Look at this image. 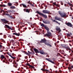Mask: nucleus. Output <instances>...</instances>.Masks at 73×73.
<instances>
[{"label": "nucleus", "instance_id": "obj_58", "mask_svg": "<svg viewBox=\"0 0 73 73\" xmlns=\"http://www.w3.org/2000/svg\"><path fill=\"white\" fill-rule=\"evenodd\" d=\"M70 35H72V33H70Z\"/></svg>", "mask_w": 73, "mask_h": 73}, {"label": "nucleus", "instance_id": "obj_44", "mask_svg": "<svg viewBox=\"0 0 73 73\" xmlns=\"http://www.w3.org/2000/svg\"><path fill=\"white\" fill-rule=\"evenodd\" d=\"M67 36H70V35L69 34H67Z\"/></svg>", "mask_w": 73, "mask_h": 73}, {"label": "nucleus", "instance_id": "obj_41", "mask_svg": "<svg viewBox=\"0 0 73 73\" xmlns=\"http://www.w3.org/2000/svg\"><path fill=\"white\" fill-rule=\"evenodd\" d=\"M8 37H9L10 38H12V36L11 35H9L8 36Z\"/></svg>", "mask_w": 73, "mask_h": 73}, {"label": "nucleus", "instance_id": "obj_3", "mask_svg": "<svg viewBox=\"0 0 73 73\" xmlns=\"http://www.w3.org/2000/svg\"><path fill=\"white\" fill-rule=\"evenodd\" d=\"M2 11H3V12H4V13H3V15H5V16H7L8 17H10V18H11V19H13V17H12V15H9V14L6 13V12H5V11L4 10H2Z\"/></svg>", "mask_w": 73, "mask_h": 73}, {"label": "nucleus", "instance_id": "obj_16", "mask_svg": "<svg viewBox=\"0 0 73 73\" xmlns=\"http://www.w3.org/2000/svg\"><path fill=\"white\" fill-rule=\"evenodd\" d=\"M55 20H58V21H61V18L58 17H55Z\"/></svg>", "mask_w": 73, "mask_h": 73}, {"label": "nucleus", "instance_id": "obj_32", "mask_svg": "<svg viewBox=\"0 0 73 73\" xmlns=\"http://www.w3.org/2000/svg\"><path fill=\"white\" fill-rule=\"evenodd\" d=\"M10 43H11V42H12L13 43L14 42V40L13 39H12L10 41Z\"/></svg>", "mask_w": 73, "mask_h": 73}, {"label": "nucleus", "instance_id": "obj_13", "mask_svg": "<svg viewBox=\"0 0 73 73\" xmlns=\"http://www.w3.org/2000/svg\"><path fill=\"white\" fill-rule=\"evenodd\" d=\"M46 60L47 61H49V62H51V63H52V64H55V63L54 62L51 61V60L48 59V58H46Z\"/></svg>", "mask_w": 73, "mask_h": 73}, {"label": "nucleus", "instance_id": "obj_9", "mask_svg": "<svg viewBox=\"0 0 73 73\" xmlns=\"http://www.w3.org/2000/svg\"><path fill=\"white\" fill-rule=\"evenodd\" d=\"M42 21L44 24H50V21L48 20L46 21Z\"/></svg>", "mask_w": 73, "mask_h": 73}, {"label": "nucleus", "instance_id": "obj_50", "mask_svg": "<svg viewBox=\"0 0 73 73\" xmlns=\"http://www.w3.org/2000/svg\"><path fill=\"white\" fill-rule=\"evenodd\" d=\"M55 5L56 6H58V7H59V5H58V4H56V5Z\"/></svg>", "mask_w": 73, "mask_h": 73}, {"label": "nucleus", "instance_id": "obj_18", "mask_svg": "<svg viewBox=\"0 0 73 73\" xmlns=\"http://www.w3.org/2000/svg\"><path fill=\"white\" fill-rule=\"evenodd\" d=\"M5 25L7 28H8L9 29H11V30H12V29H11V27H9V25Z\"/></svg>", "mask_w": 73, "mask_h": 73}, {"label": "nucleus", "instance_id": "obj_56", "mask_svg": "<svg viewBox=\"0 0 73 73\" xmlns=\"http://www.w3.org/2000/svg\"><path fill=\"white\" fill-rule=\"evenodd\" d=\"M3 35L2 33H0V35Z\"/></svg>", "mask_w": 73, "mask_h": 73}, {"label": "nucleus", "instance_id": "obj_62", "mask_svg": "<svg viewBox=\"0 0 73 73\" xmlns=\"http://www.w3.org/2000/svg\"><path fill=\"white\" fill-rule=\"evenodd\" d=\"M36 16H37V17H38V15H36Z\"/></svg>", "mask_w": 73, "mask_h": 73}, {"label": "nucleus", "instance_id": "obj_60", "mask_svg": "<svg viewBox=\"0 0 73 73\" xmlns=\"http://www.w3.org/2000/svg\"><path fill=\"white\" fill-rule=\"evenodd\" d=\"M27 29V28L26 27H25V30H26Z\"/></svg>", "mask_w": 73, "mask_h": 73}, {"label": "nucleus", "instance_id": "obj_24", "mask_svg": "<svg viewBox=\"0 0 73 73\" xmlns=\"http://www.w3.org/2000/svg\"><path fill=\"white\" fill-rule=\"evenodd\" d=\"M5 58V56L3 55H1V57L0 58H1V59H4Z\"/></svg>", "mask_w": 73, "mask_h": 73}, {"label": "nucleus", "instance_id": "obj_8", "mask_svg": "<svg viewBox=\"0 0 73 73\" xmlns=\"http://www.w3.org/2000/svg\"><path fill=\"white\" fill-rule=\"evenodd\" d=\"M56 31H58L59 33L61 32V30L60 29V28L58 27V26H56Z\"/></svg>", "mask_w": 73, "mask_h": 73}, {"label": "nucleus", "instance_id": "obj_59", "mask_svg": "<svg viewBox=\"0 0 73 73\" xmlns=\"http://www.w3.org/2000/svg\"><path fill=\"white\" fill-rule=\"evenodd\" d=\"M69 45H70V46H72V45H71V44H69Z\"/></svg>", "mask_w": 73, "mask_h": 73}, {"label": "nucleus", "instance_id": "obj_51", "mask_svg": "<svg viewBox=\"0 0 73 73\" xmlns=\"http://www.w3.org/2000/svg\"><path fill=\"white\" fill-rule=\"evenodd\" d=\"M33 69L34 70L36 71V69H35V68H33Z\"/></svg>", "mask_w": 73, "mask_h": 73}, {"label": "nucleus", "instance_id": "obj_48", "mask_svg": "<svg viewBox=\"0 0 73 73\" xmlns=\"http://www.w3.org/2000/svg\"><path fill=\"white\" fill-rule=\"evenodd\" d=\"M70 8L71 9V10H72V11H73V8H72V7H70Z\"/></svg>", "mask_w": 73, "mask_h": 73}, {"label": "nucleus", "instance_id": "obj_15", "mask_svg": "<svg viewBox=\"0 0 73 73\" xmlns=\"http://www.w3.org/2000/svg\"><path fill=\"white\" fill-rule=\"evenodd\" d=\"M66 13H64L63 14H62L61 16V17H66Z\"/></svg>", "mask_w": 73, "mask_h": 73}, {"label": "nucleus", "instance_id": "obj_26", "mask_svg": "<svg viewBox=\"0 0 73 73\" xmlns=\"http://www.w3.org/2000/svg\"><path fill=\"white\" fill-rule=\"evenodd\" d=\"M41 70H42V71H43L44 72L45 71V72H49V70H48L46 69H43V68H42L41 69Z\"/></svg>", "mask_w": 73, "mask_h": 73}, {"label": "nucleus", "instance_id": "obj_49", "mask_svg": "<svg viewBox=\"0 0 73 73\" xmlns=\"http://www.w3.org/2000/svg\"><path fill=\"white\" fill-rule=\"evenodd\" d=\"M18 56L19 57H21V55H18Z\"/></svg>", "mask_w": 73, "mask_h": 73}, {"label": "nucleus", "instance_id": "obj_23", "mask_svg": "<svg viewBox=\"0 0 73 73\" xmlns=\"http://www.w3.org/2000/svg\"><path fill=\"white\" fill-rule=\"evenodd\" d=\"M39 53H40L41 54H45V52L42 51H40L39 52Z\"/></svg>", "mask_w": 73, "mask_h": 73}, {"label": "nucleus", "instance_id": "obj_1", "mask_svg": "<svg viewBox=\"0 0 73 73\" xmlns=\"http://www.w3.org/2000/svg\"><path fill=\"white\" fill-rule=\"evenodd\" d=\"M46 42V40L45 39H44H44H41V40L40 41V42L41 43H44L45 45L49 46V47H52V46L51 44L49 43H47Z\"/></svg>", "mask_w": 73, "mask_h": 73}, {"label": "nucleus", "instance_id": "obj_7", "mask_svg": "<svg viewBox=\"0 0 73 73\" xmlns=\"http://www.w3.org/2000/svg\"><path fill=\"white\" fill-rule=\"evenodd\" d=\"M63 47L65 49H66V50H67V51H68V50H72V49H70V48L68 46H65Z\"/></svg>", "mask_w": 73, "mask_h": 73}, {"label": "nucleus", "instance_id": "obj_25", "mask_svg": "<svg viewBox=\"0 0 73 73\" xmlns=\"http://www.w3.org/2000/svg\"><path fill=\"white\" fill-rule=\"evenodd\" d=\"M73 69V65H72L70 67H68V69H69V70H70V69Z\"/></svg>", "mask_w": 73, "mask_h": 73}, {"label": "nucleus", "instance_id": "obj_21", "mask_svg": "<svg viewBox=\"0 0 73 73\" xmlns=\"http://www.w3.org/2000/svg\"><path fill=\"white\" fill-rule=\"evenodd\" d=\"M52 22H55V23H56L59 24V25H60V23H58L57 21H56V20H53L52 21Z\"/></svg>", "mask_w": 73, "mask_h": 73}, {"label": "nucleus", "instance_id": "obj_31", "mask_svg": "<svg viewBox=\"0 0 73 73\" xmlns=\"http://www.w3.org/2000/svg\"><path fill=\"white\" fill-rule=\"evenodd\" d=\"M11 9H15V7L14 6H12L10 7Z\"/></svg>", "mask_w": 73, "mask_h": 73}, {"label": "nucleus", "instance_id": "obj_37", "mask_svg": "<svg viewBox=\"0 0 73 73\" xmlns=\"http://www.w3.org/2000/svg\"><path fill=\"white\" fill-rule=\"evenodd\" d=\"M46 66V65L45 64H44V65H43V69H45V66Z\"/></svg>", "mask_w": 73, "mask_h": 73}, {"label": "nucleus", "instance_id": "obj_29", "mask_svg": "<svg viewBox=\"0 0 73 73\" xmlns=\"http://www.w3.org/2000/svg\"><path fill=\"white\" fill-rule=\"evenodd\" d=\"M0 7H6V5H0Z\"/></svg>", "mask_w": 73, "mask_h": 73}, {"label": "nucleus", "instance_id": "obj_12", "mask_svg": "<svg viewBox=\"0 0 73 73\" xmlns=\"http://www.w3.org/2000/svg\"><path fill=\"white\" fill-rule=\"evenodd\" d=\"M23 10L25 12H27L28 13H29V12H30V11H31V9H24Z\"/></svg>", "mask_w": 73, "mask_h": 73}, {"label": "nucleus", "instance_id": "obj_53", "mask_svg": "<svg viewBox=\"0 0 73 73\" xmlns=\"http://www.w3.org/2000/svg\"><path fill=\"white\" fill-rule=\"evenodd\" d=\"M31 5H32V6H33V5L31 3Z\"/></svg>", "mask_w": 73, "mask_h": 73}, {"label": "nucleus", "instance_id": "obj_20", "mask_svg": "<svg viewBox=\"0 0 73 73\" xmlns=\"http://www.w3.org/2000/svg\"><path fill=\"white\" fill-rule=\"evenodd\" d=\"M5 12H6V13H12V11L11 10H8L7 11H5Z\"/></svg>", "mask_w": 73, "mask_h": 73}, {"label": "nucleus", "instance_id": "obj_40", "mask_svg": "<svg viewBox=\"0 0 73 73\" xmlns=\"http://www.w3.org/2000/svg\"><path fill=\"white\" fill-rule=\"evenodd\" d=\"M16 42H14V43H12V45H13V46H15V45L16 44H15Z\"/></svg>", "mask_w": 73, "mask_h": 73}, {"label": "nucleus", "instance_id": "obj_2", "mask_svg": "<svg viewBox=\"0 0 73 73\" xmlns=\"http://www.w3.org/2000/svg\"><path fill=\"white\" fill-rule=\"evenodd\" d=\"M35 13H37L38 14H39V15H41V16H42V17H44V18H45L46 19H47V15H44V14L42 13H41L40 12L37 11L36 12H35Z\"/></svg>", "mask_w": 73, "mask_h": 73}, {"label": "nucleus", "instance_id": "obj_55", "mask_svg": "<svg viewBox=\"0 0 73 73\" xmlns=\"http://www.w3.org/2000/svg\"><path fill=\"white\" fill-rule=\"evenodd\" d=\"M63 3H62V2L61 3V5H63Z\"/></svg>", "mask_w": 73, "mask_h": 73}, {"label": "nucleus", "instance_id": "obj_11", "mask_svg": "<svg viewBox=\"0 0 73 73\" xmlns=\"http://www.w3.org/2000/svg\"><path fill=\"white\" fill-rule=\"evenodd\" d=\"M68 26L70 27H72V23H70V22H68L67 23H66V24Z\"/></svg>", "mask_w": 73, "mask_h": 73}, {"label": "nucleus", "instance_id": "obj_42", "mask_svg": "<svg viewBox=\"0 0 73 73\" xmlns=\"http://www.w3.org/2000/svg\"><path fill=\"white\" fill-rule=\"evenodd\" d=\"M2 41L3 42H4L5 43H6L5 40H4V39H2Z\"/></svg>", "mask_w": 73, "mask_h": 73}, {"label": "nucleus", "instance_id": "obj_19", "mask_svg": "<svg viewBox=\"0 0 73 73\" xmlns=\"http://www.w3.org/2000/svg\"><path fill=\"white\" fill-rule=\"evenodd\" d=\"M13 35H16L17 36H19L20 35V34L19 33H14L13 34Z\"/></svg>", "mask_w": 73, "mask_h": 73}, {"label": "nucleus", "instance_id": "obj_63", "mask_svg": "<svg viewBox=\"0 0 73 73\" xmlns=\"http://www.w3.org/2000/svg\"><path fill=\"white\" fill-rule=\"evenodd\" d=\"M70 51H72V53H73V50H70Z\"/></svg>", "mask_w": 73, "mask_h": 73}, {"label": "nucleus", "instance_id": "obj_6", "mask_svg": "<svg viewBox=\"0 0 73 73\" xmlns=\"http://www.w3.org/2000/svg\"><path fill=\"white\" fill-rule=\"evenodd\" d=\"M1 20L3 23H4V24H7V23H8V21L6 20L5 19H1Z\"/></svg>", "mask_w": 73, "mask_h": 73}, {"label": "nucleus", "instance_id": "obj_10", "mask_svg": "<svg viewBox=\"0 0 73 73\" xmlns=\"http://www.w3.org/2000/svg\"><path fill=\"white\" fill-rule=\"evenodd\" d=\"M42 12L44 13H48L49 14L50 13V11L46 10H43L42 11Z\"/></svg>", "mask_w": 73, "mask_h": 73}, {"label": "nucleus", "instance_id": "obj_45", "mask_svg": "<svg viewBox=\"0 0 73 73\" xmlns=\"http://www.w3.org/2000/svg\"><path fill=\"white\" fill-rule=\"evenodd\" d=\"M2 47H3V46L0 44V48H1Z\"/></svg>", "mask_w": 73, "mask_h": 73}, {"label": "nucleus", "instance_id": "obj_47", "mask_svg": "<svg viewBox=\"0 0 73 73\" xmlns=\"http://www.w3.org/2000/svg\"><path fill=\"white\" fill-rule=\"evenodd\" d=\"M28 58V56H26L25 57V59H27V58Z\"/></svg>", "mask_w": 73, "mask_h": 73}, {"label": "nucleus", "instance_id": "obj_38", "mask_svg": "<svg viewBox=\"0 0 73 73\" xmlns=\"http://www.w3.org/2000/svg\"><path fill=\"white\" fill-rule=\"evenodd\" d=\"M26 65H28V66H29L30 67V66L31 65H30L29 63H27V64H26Z\"/></svg>", "mask_w": 73, "mask_h": 73}, {"label": "nucleus", "instance_id": "obj_64", "mask_svg": "<svg viewBox=\"0 0 73 73\" xmlns=\"http://www.w3.org/2000/svg\"><path fill=\"white\" fill-rule=\"evenodd\" d=\"M57 43H59V41H57Z\"/></svg>", "mask_w": 73, "mask_h": 73}, {"label": "nucleus", "instance_id": "obj_17", "mask_svg": "<svg viewBox=\"0 0 73 73\" xmlns=\"http://www.w3.org/2000/svg\"><path fill=\"white\" fill-rule=\"evenodd\" d=\"M34 51L36 53H39V51H38V50L36 48H34Z\"/></svg>", "mask_w": 73, "mask_h": 73}, {"label": "nucleus", "instance_id": "obj_52", "mask_svg": "<svg viewBox=\"0 0 73 73\" xmlns=\"http://www.w3.org/2000/svg\"><path fill=\"white\" fill-rule=\"evenodd\" d=\"M53 4H54V5H56V3H53Z\"/></svg>", "mask_w": 73, "mask_h": 73}, {"label": "nucleus", "instance_id": "obj_57", "mask_svg": "<svg viewBox=\"0 0 73 73\" xmlns=\"http://www.w3.org/2000/svg\"><path fill=\"white\" fill-rule=\"evenodd\" d=\"M3 62H5V60H3Z\"/></svg>", "mask_w": 73, "mask_h": 73}, {"label": "nucleus", "instance_id": "obj_28", "mask_svg": "<svg viewBox=\"0 0 73 73\" xmlns=\"http://www.w3.org/2000/svg\"><path fill=\"white\" fill-rule=\"evenodd\" d=\"M41 27H44H44H46V25H44V24L42 23L41 25Z\"/></svg>", "mask_w": 73, "mask_h": 73}, {"label": "nucleus", "instance_id": "obj_34", "mask_svg": "<svg viewBox=\"0 0 73 73\" xmlns=\"http://www.w3.org/2000/svg\"><path fill=\"white\" fill-rule=\"evenodd\" d=\"M58 13L60 16H61V15H62V13L61 12V11H58Z\"/></svg>", "mask_w": 73, "mask_h": 73}, {"label": "nucleus", "instance_id": "obj_39", "mask_svg": "<svg viewBox=\"0 0 73 73\" xmlns=\"http://www.w3.org/2000/svg\"><path fill=\"white\" fill-rule=\"evenodd\" d=\"M31 67V68H33V69H34V68H35V67L33 66H32L31 65V66H30V67Z\"/></svg>", "mask_w": 73, "mask_h": 73}, {"label": "nucleus", "instance_id": "obj_30", "mask_svg": "<svg viewBox=\"0 0 73 73\" xmlns=\"http://www.w3.org/2000/svg\"><path fill=\"white\" fill-rule=\"evenodd\" d=\"M68 4L69 5H70V7H73V4L70 3H69V2H68Z\"/></svg>", "mask_w": 73, "mask_h": 73}, {"label": "nucleus", "instance_id": "obj_43", "mask_svg": "<svg viewBox=\"0 0 73 73\" xmlns=\"http://www.w3.org/2000/svg\"><path fill=\"white\" fill-rule=\"evenodd\" d=\"M52 60H53V61H55V58H52Z\"/></svg>", "mask_w": 73, "mask_h": 73}, {"label": "nucleus", "instance_id": "obj_35", "mask_svg": "<svg viewBox=\"0 0 73 73\" xmlns=\"http://www.w3.org/2000/svg\"><path fill=\"white\" fill-rule=\"evenodd\" d=\"M11 58H12L13 59V60H14V59H15V58H16V57L15 56L13 57L12 56H11Z\"/></svg>", "mask_w": 73, "mask_h": 73}, {"label": "nucleus", "instance_id": "obj_5", "mask_svg": "<svg viewBox=\"0 0 73 73\" xmlns=\"http://www.w3.org/2000/svg\"><path fill=\"white\" fill-rule=\"evenodd\" d=\"M48 34H46L44 35V37L47 36L48 37H50L52 35L51 33L50 32H47Z\"/></svg>", "mask_w": 73, "mask_h": 73}, {"label": "nucleus", "instance_id": "obj_54", "mask_svg": "<svg viewBox=\"0 0 73 73\" xmlns=\"http://www.w3.org/2000/svg\"><path fill=\"white\" fill-rule=\"evenodd\" d=\"M59 72H60V73H61V72H62V71L61 70H60Z\"/></svg>", "mask_w": 73, "mask_h": 73}, {"label": "nucleus", "instance_id": "obj_46", "mask_svg": "<svg viewBox=\"0 0 73 73\" xmlns=\"http://www.w3.org/2000/svg\"><path fill=\"white\" fill-rule=\"evenodd\" d=\"M28 4H30L31 5V3L29 2V1L28 2Z\"/></svg>", "mask_w": 73, "mask_h": 73}, {"label": "nucleus", "instance_id": "obj_33", "mask_svg": "<svg viewBox=\"0 0 73 73\" xmlns=\"http://www.w3.org/2000/svg\"><path fill=\"white\" fill-rule=\"evenodd\" d=\"M22 5L23 7L24 8H26L27 6L25 5V4H22Z\"/></svg>", "mask_w": 73, "mask_h": 73}, {"label": "nucleus", "instance_id": "obj_22", "mask_svg": "<svg viewBox=\"0 0 73 73\" xmlns=\"http://www.w3.org/2000/svg\"><path fill=\"white\" fill-rule=\"evenodd\" d=\"M44 28H45V29H46L47 31H49V29L48 27L46 26L45 27H44Z\"/></svg>", "mask_w": 73, "mask_h": 73}, {"label": "nucleus", "instance_id": "obj_14", "mask_svg": "<svg viewBox=\"0 0 73 73\" xmlns=\"http://www.w3.org/2000/svg\"><path fill=\"white\" fill-rule=\"evenodd\" d=\"M14 61V64H15V65H13V66L14 67H15V68H17V66H18V64L16 63V62L15 61Z\"/></svg>", "mask_w": 73, "mask_h": 73}, {"label": "nucleus", "instance_id": "obj_36", "mask_svg": "<svg viewBox=\"0 0 73 73\" xmlns=\"http://www.w3.org/2000/svg\"><path fill=\"white\" fill-rule=\"evenodd\" d=\"M7 54H8V55H9V56H10V57H11V56H12L11 54H10V53H9V52H7Z\"/></svg>", "mask_w": 73, "mask_h": 73}, {"label": "nucleus", "instance_id": "obj_61", "mask_svg": "<svg viewBox=\"0 0 73 73\" xmlns=\"http://www.w3.org/2000/svg\"><path fill=\"white\" fill-rule=\"evenodd\" d=\"M64 6H65V7H66V4H64Z\"/></svg>", "mask_w": 73, "mask_h": 73}, {"label": "nucleus", "instance_id": "obj_4", "mask_svg": "<svg viewBox=\"0 0 73 73\" xmlns=\"http://www.w3.org/2000/svg\"><path fill=\"white\" fill-rule=\"evenodd\" d=\"M30 50H31V51L32 52H33V53H32V52H30L29 51H28V53L26 52V54H27V55H28V56H29V55L30 54H35V52H34L33 51H32V49L31 48L30 49Z\"/></svg>", "mask_w": 73, "mask_h": 73}, {"label": "nucleus", "instance_id": "obj_27", "mask_svg": "<svg viewBox=\"0 0 73 73\" xmlns=\"http://www.w3.org/2000/svg\"><path fill=\"white\" fill-rule=\"evenodd\" d=\"M7 4L8 6H9V7H11V6H12V3L9 2Z\"/></svg>", "mask_w": 73, "mask_h": 73}]
</instances>
